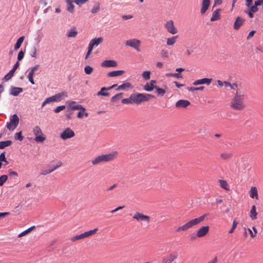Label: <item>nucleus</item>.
I'll use <instances>...</instances> for the list:
<instances>
[{"mask_svg": "<svg viewBox=\"0 0 263 263\" xmlns=\"http://www.w3.org/2000/svg\"><path fill=\"white\" fill-rule=\"evenodd\" d=\"M25 39L24 36H21L16 41V44L14 45V49L15 50H17L18 49H19L23 42Z\"/></svg>", "mask_w": 263, "mask_h": 263, "instance_id": "36", "label": "nucleus"}, {"mask_svg": "<svg viewBox=\"0 0 263 263\" xmlns=\"http://www.w3.org/2000/svg\"><path fill=\"white\" fill-rule=\"evenodd\" d=\"M24 56V51H22V50H21L18 52V55H17V60H18V61L22 60L23 59Z\"/></svg>", "mask_w": 263, "mask_h": 263, "instance_id": "54", "label": "nucleus"}, {"mask_svg": "<svg viewBox=\"0 0 263 263\" xmlns=\"http://www.w3.org/2000/svg\"><path fill=\"white\" fill-rule=\"evenodd\" d=\"M30 55L33 58H36V49L35 47H33L30 51Z\"/></svg>", "mask_w": 263, "mask_h": 263, "instance_id": "53", "label": "nucleus"}, {"mask_svg": "<svg viewBox=\"0 0 263 263\" xmlns=\"http://www.w3.org/2000/svg\"><path fill=\"white\" fill-rule=\"evenodd\" d=\"M92 49H93L92 48H91L89 46H88V51H87L86 54L85 55V59H87L88 58V57H89V55H90V54L91 53Z\"/></svg>", "mask_w": 263, "mask_h": 263, "instance_id": "56", "label": "nucleus"}, {"mask_svg": "<svg viewBox=\"0 0 263 263\" xmlns=\"http://www.w3.org/2000/svg\"><path fill=\"white\" fill-rule=\"evenodd\" d=\"M212 81V79L203 78L194 81L193 84L195 86L201 84H206L207 85H209L211 84Z\"/></svg>", "mask_w": 263, "mask_h": 263, "instance_id": "16", "label": "nucleus"}, {"mask_svg": "<svg viewBox=\"0 0 263 263\" xmlns=\"http://www.w3.org/2000/svg\"><path fill=\"white\" fill-rule=\"evenodd\" d=\"M218 181L219 182L220 186L221 188H222L227 191L229 190L228 183L226 180L220 179V180H219Z\"/></svg>", "mask_w": 263, "mask_h": 263, "instance_id": "39", "label": "nucleus"}, {"mask_svg": "<svg viewBox=\"0 0 263 263\" xmlns=\"http://www.w3.org/2000/svg\"><path fill=\"white\" fill-rule=\"evenodd\" d=\"M154 98V96L148 93H133L128 98L123 99L122 100V103L124 104L133 103L139 104L142 102L148 101L151 99Z\"/></svg>", "mask_w": 263, "mask_h": 263, "instance_id": "2", "label": "nucleus"}, {"mask_svg": "<svg viewBox=\"0 0 263 263\" xmlns=\"http://www.w3.org/2000/svg\"><path fill=\"white\" fill-rule=\"evenodd\" d=\"M8 174L11 176H17L18 175L16 172L13 171L11 170H8Z\"/></svg>", "mask_w": 263, "mask_h": 263, "instance_id": "60", "label": "nucleus"}, {"mask_svg": "<svg viewBox=\"0 0 263 263\" xmlns=\"http://www.w3.org/2000/svg\"><path fill=\"white\" fill-rule=\"evenodd\" d=\"M77 34L78 31L75 28L70 29L67 33V36L68 37H75Z\"/></svg>", "mask_w": 263, "mask_h": 263, "instance_id": "32", "label": "nucleus"}, {"mask_svg": "<svg viewBox=\"0 0 263 263\" xmlns=\"http://www.w3.org/2000/svg\"><path fill=\"white\" fill-rule=\"evenodd\" d=\"M165 76L167 77H175L176 78H182V74L179 73H167L165 74Z\"/></svg>", "mask_w": 263, "mask_h": 263, "instance_id": "44", "label": "nucleus"}, {"mask_svg": "<svg viewBox=\"0 0 263 263\" xmlns=\"http://www.w3.org/2000/svg\"><path fill=\"white\" fill-rule=\"evenodd\" d=\"M8 177L6 175H3L0 177V186H2L7 181Z\"/></svg>", "mask_w": 263, "mask_h": 263, "instance_id": "50", "label": "nucleus"}, {"mask_svg": "<svg viewBox=\"0 0 263 263\" xmlns=\"http://www.w3.org/2000/svg\"><path fill=\"white\" fill-rule=\"evenodd\" d=\"M209 226H202L197 230L196 236L198 238L204 237L209 233Z\"/></svg>", "mask_w": 263, "mask_h": 263, "instance_id": "13", "label": "nucleus"}, {"mask_svg": "<svg viewBox=\"0 0 263 263\" xmlns=\"http://www.w3.org/2000/svg\"><path fill=\"white\" fill-rule=\"evenodd\" d=\"M125 73L124 70H116L108 72L107 76L108 77H116L122 75Z\"/></svg>", "mask_w": 263, "mask_h": 263, "instance_id": "26", "label": "nucleus"}, {"mask_svg": "<svg viewBox=\"0 0 263 263\" xmlns=\"http://www.w3.org/2000/svg\"><path fill=\"white\" fill-rule=\"evenodd\" d=\"M103 41V38L102 37H95L90 41L88 46L93 49L94 47L98 46L99 44L102 43Z\"/></svg>", "mask_w": 263, "mask_h": 263, "instance_id": "14", "label": "nucleus"}, {"mask_svg": "<svg viewBox=\"0 0 263 263\" xmlns=\"http://www.w3.org/2000/svg\"><path fill=\"white\" fill-rule=\"evenodd\" d=\"M211 4L210 0H202L201 3V8L200 9V13L201 14H204L208 9Z\"/></svg>", "mask_w": 263, "mask_h": 263, "instance_id": "18", "label": "nucleus"}, {"mask_svg": "<svg viewBox=\"0 0 263 263\" xmlns=\"http://www.w3.org/2000/svg\"><path fill=\"white\" fill-rule=\"evenodd\" d=\"M208 215L209 214H204L198 217L192 219L188 221L183 225L179 227L176 230V232L186 231L194 226H197L203 222L206 219H207Z\"/></svg>", "mask_w": 263, "mask_h": 263, "instance_id": "3", "label": "nucleus"}, {"mask_svg": "<svg viewBox=\"0 0 263 263\" xmlns=\"http://www.w3.org/2000/svg\"><path fill=\"white\" fill-rule=\"evenodd\" d=\"M67 10L72 13L74 12V6L71 2L68 3Z\"/></svg>", "mask_w": 263, "mask_h": 263, "instance_id": "51", "label": "nucleus"}, {"mask_svg": "<svg viewBox=\"0 0 263 263\" xmlns=\"http://www.w3.org/2000/svg\"><path fill=\"white\" fill-rule=\"evenodd\" d=\"M178 37V35L173 36L166 39V45L168 46L174 45L177 41Z\"/></svg>", "mask_w": 263, "mask_h": 263, "instance_id": "28", "label": "nucleus"}, {"mask_svg": "<svg viewBox=\"0 0 263 263\" xmlns=\"http://www.w3.org/2000/svg\"><path fill=\"white\" fill-rule=\"evenodd\" d=\"M87 0H75L74 3L78 5H81L86 3Z\"/></svg>", "mask_w": 263, "mask_h": 263, "instance_id": "59", "label": "nucleus"}, {"mask_svg": "<svg viewBox=\"0 0 263 263\" xmlns=\"http://www.w3.org/2000/svg\"><path fill=\"white\" fill-rule=\"evenodd\" d=\"M193 50H192V49H187L186 50V51H185L184 52V54L187 57H189L190 56H191V55L192 54V53H193Z\"/></svg>", "mask_w": 263, "mask_h": 263, "instance_id": "58", "label": "nucleus"}, {"mask_svg": "<svg viewBox=\"0 0 263 263\" xmlns=\"http://www.w3.org/2000/svg\"><path fill=\"white\" fill-rule=\"evenodd\" d=\"M45 100L46 101L47 104H49L51 102H54L53 97L52 96L48 98H46Z\"/></svg>", "mask_w": 263, "mask_h": 263, "instance_id": "62", "label": "nucleus"}, {"mask_svg": "<svg viewBox=\"0 0 263 263\" xmlns=\"http://www.w3.org/2000/svg\"><path fill=\"white\" fill-rule=\"evenodd\" d=\"M232 157V155L229 153H223L220 155V158L223 160H228Z\"/></svg>", "mask_w": 263, "mask_h": 263, "instance_id": "42", "label": "nucleus"}, {"mask_svg": "<svg viewBox=\"0 0 263 263\" xmlns=\"http://www.w3.org/2000/svg\"><path fill=\"white\" fill-rule=\"evenodd\" d=\"M250 196L252 198H258V193L256 187H251V190L250 191Z\"/></svg>", "mask_w": 263, "mask_h": 263, "instance_id": "33", "label": "nucleus"}, {"mask_svg": "<svg viewBox=\"0 0 263 263\" xmlns=\"http://www.w3.org/2000/svg\"><path fill=\"white\" fill-rule=\"evenodd\" d=\"M117 86V84H114L111 86H110L109 87H108V88H106V87H102V88H101V90L99 91L97 93V95L98 96H108L109 95V93L108 92H104V91L106 90L111 89Z\"/></svg>", "mask_w": 263, "mask_h": 263, "instance_id": "23", "label": "nucleus"}, {"mask_svg": "<svg viewBox=\"0 0 263 263\" xmlns=\"http://www.w3.org/2000/svg\"><path fill=\"white\" fill-rule=\"evenodd\" d=\"M250 10L253 12H256L258 11L257 7L254 4V5H251L250 7H249Z\"/></svg>", "mask_w": 263, "mask_h": 263, "instance_id": "57", "label": "nucleus"}, {"mask_svg": "<svg viewBox=\"0 0 263 263\" xmlns=\"http://www.w3.org/2000/svg\"><path fill=\"white\" fill-rule=\"evenodd\" d=\"M151 72L149 71H144L142 73V77L145 80L150 79Z\"/></svg>", "mask_w": 263, "mask_h": 263, "instance_id": "47", "label": "nucleus"}, {"mask_svg": "<svg viewBox=\"0 0 263 263\" xmlns=\"http://www.w3.org/2000/svg\"><path fill=\"white\" fill-rule=\"evenodd\" d=\"M15 71L12 69L5 76V81H8L13 76Z\"/></svg>", "mask_w": 263, "mask_h": 263, "instance_id": "43", "label": "nucleus"}, {"mask_svg": "<svg viewBox=\"0 0 263 263\" xmlns=\"http://www.w3.org/2000/svg\"><path fill=\"white\" fill-rule=\"evenodd\" d=\"M254 4L257 7L263 4V0H258L255 1Z\"/></svg>", "mask_w": 263, "mask_h": 263, "instance_id": "64", "label": "nucleus"}, {"mask_svg": "<svg viewBox=\"0 0 263 263\" xmlns=\"http://www.w3.org/2000/svg\"><path fill=\"white\" fill-rule=\"evenodd\" d=\"M34 228H35V226H32V227H31L29 228L27 230H26L24 231L23 232H21V233H20L18 235V237H23L24 236H25V235H27L30 232H31V231L32 230H33Z\"/></svg>", "mask_w": 263, "mask_h": 263, "instance_id": "37", "label": "nucleus"}, {"mask_svg": "<svg viewBox=\"0 0 263 263\" xmlns=\"http://www.w3.org/2000/svg\"><path fill=\"white\" fill-rule=\"evenodd\" d=\"M221 11L220 9H217L213 12L212 16L210 18V21L214 22L220 19V12Z\"/></svg>", "mask_w": 263, "mask_h": 263, "instance_id": "24", "label": "nucleus"}, {"mask_svg": "<svg viewBox=\"0 0 263 263\" xmlns=\"http://www.w3.org/2000/svg\"><path fill=\"white\" fill-rule=\"evenodd\" d=\"M0 162H5L7 163V161L5 157V153L4 152L2 153L0 155Z\"/></svg>", "mask_w": 263, "mask_h": 263, "instance_id": "55", "label": "nucleus"}, {"mask_svg": "<svg viewBox=\"0 0 263 263\" xmlns=\"http://www.w3.org/2000/svg\"><path fill=\"white\" fill-rule=\"evenodd\" d=\"M141 41L136 39L128 40L125 42L126 46L134 48L138 51H140L139 47Z\"/></svg>", "mask_w": 263, "mask_h": 263, "instance_id": "11", "label": "nucleus"}, {"mask_svg": "<svg viewBox=\"0 0 263 263\" xmlns=\"http://www.w3.org/2000/svg\"><path fill=\"white\" fill-rule=\"evenodd\" d=\"M238 224V222L236 220H234L233 221L232 227L229 231V233L230 234L233 233Z\"/></svg>", "mask_w": 263, "mask_h": 263, "instance_id": "49", "label": "nucleus"}, {"mask_svg": "<svg viewBox=\"0 0 263 263\" xmlns=\"http://www.w3.org/2000/svg\"><path fill=\"white\" fill-rule=\"evenodd\" d=\"M33 133L35 136V141L36 142H43L45 140L46 138L43 136V132L39 126H36L33 128Z\"/></svg>", "mask_w": 263, "mask_h": 263, "instance_id": "9", "label": "nucleus"}, {"mask_svg": "<svg viewBox=\"0 0 263 263\" xmlns=\"http://www.w3.org/2000/svg\"><path fill=\"white\" fill-rule=\"evenodd\" d=\"M178 253L176 251H172L168 255L163 256L161 259L162 263H172L178 257Z\"/></svg>", "mask_w": 263, "mask_h": 263, "instance_id": "8", "label": "nucleus"}, {"mask_svg": "<svg viewBox=\"0 0 263 263\" xmlns=\"http://www.w3.org/2000/svg\"><path fill=\"white\" fill-rule=\"evenodd\" d=\"M100 10V5L99 3L96 4L91 9V12L95 14L98 13Z\"/></svg>", "mask_w": 263, "mask_h": 263, "instance_id": "41", "label": "nucleus"}, {"mask_svg": "<svg viewBox=\"0 0 263 263\" xmlns=\"http://www.w3.org/2000/svg\"><path fill=\"white\" fill-rule=\"evenodd\" d=\"M23 91V89L21 87H12L10 94L14 96H17Z\"/></svg>", "mask_w": 263, "mask_h": 263, "instance_id": "30", "label": "nucleus"}, {"mask_svg": "<svg viewBox=\"0 0 263 263\" xmlns=\"http://www.w3.org/2000/svg\"><path fill=\"white\" fill-rule=\"evenodd\" d=\"M62 164V162L59 161L55 166L53 167V169L43 168L41 170V175H46L47 174H49L50 173L52 172L55 170H56L57 168H58V167H59L60 166H61Z\"/></svg>", "mask_w": 263, "mask_h": 263, "instance_id": "19", "label": "nucleus"}, {"mask_svg": "<svg viewBox=\"0 0 263 263\" xmlns=\"http://www.w3.org/2000/svg\"><path fill=\"white\" fill-rule=\"evenodd\" d=\"M165 29L172 35L176 34L178 33V29L176 27L174 22L173 20H168L166 21L164 24Z\"/></svg>", "mask_w": 263, "mask_h": 263, "instance_id": "6", "label": "nucleus"}, {"mask_svg": "<svg viewBox=\"0 0 263 263\" xmlns=\"http://www.w3.org/2000/svg\"><path fill=\"white\" fill-rule=\"evenodd\" d=\"M117 152H112L110 153L99 155L91 160L93 165H97L101 163L106 162L114 160L117 156Z\"/></svg>", "mask_w": 263, "mask_h": 263, "instance_id": "4", "label": "nucleus"}, {"mask_svg": "<svg viewBox=\"0 0 263 263\" xmlns=\"http://www.w3.org/2000/svg\"><path fill=\"white\" fill-rule=\"evenodd\" d=\"M74 132L70 128H66L61 134L60 137L63 140H66L74 137Z\"/></svg>", "mask_w": 263, "mask_h": 263, "instance_id": "12", "label": "nucleus"}, {"mask_svg": "<svg viewBox=\"0 0 263 263\" xmlns=\"http://www.w3.org/2000/svg\"><path fill=\"white\" fill-rule=\"evenodd\" d=\"M161 54L162 57H168V52L165 50H162L161 52Z\"/></svg>", "mask_w": 263, "mask_h": 263, "instance_id": "61", "label": "nucleus"}, {"mask_svg": "<svg viewBox=\"0 0 263 263\" xmlns=\"http://www.w3.org/2000/svg\"><path fill=\"white\" fill-rule=\"evenodd\" d=\"M80 111L79 112L77 117L80 119L83 118L84 116L87 117L88 116V114L85 111V108L82 106V108L79 109Z\"/></svg>", "mask_w": 263, "mask_h": 263, "instance_id": "34", "label": "nucleus"}, {"mask_svg": "<svg viewBox=\"0 0 263 263\" xmlns=\"http://www.w3.org/2000/svg\"><path fill=\"white\" fill-rule=\"evenodd\" d=\"M155 89H156V90L157 91V92L158 95H160V96H162L165 93V91L164 89H163L162 88H159L157 86H156V88H155Z\"/></svg>", "mask_w": 263, "mask_h": 263, "instance_id": "48", "label": "nucleus"}, {"mask_svg": "<svg viewBox=\"0 0 263 263\" xmlns=\"http://www.w3.org/2000/svg\"><path fill=\"white\" fill-rule=\"evenodd\" d=\"M123 97V93H119L118 94H116L114 96H113L111 99L110 102L112 103H116L118 100L122 98Z\"/></svg>", "mask_w": 263, "mask_h": 263, "instance_id": "38", "label": "nucleus"}, {"mask_svg": "<svg viewBox=\"0 0 263 263\" xmlns=\"http://www.w3.org/2000/svg\"><path fill=\"white\" fill-rule=\"evenodd\" d=\"M54 102H60L61 100L67 97V93L65 91L55 94L52 96Z\"/></svg>", "mask_w": 263, "mask_h": 263, "instance_id": "17", "label": "nucleus"}, {"mask_svg": "<svg viewBox=\"0 0 263 263\" xmlns=\"http://www.w3.org/2000/svg\"><path fill=\"white\" fill-rule=\"evenodd\" d=\"M9 214H10L9 212L0 213V219L4 218L5 217L9 215Z\"/></svg>", "mask_w": 263, "mask_h": 263, "instance_id": "63", "label": "nucleus"}, {"mask_svg": "<svg viewBox=\"0 0 263 263\" xmlns=\"http://www.w3.org/2000/svg\"><path fill=\"white\" fill-rule=\"evenodd\" d=\"M133 218L138 222L143 221L147 223L150 222L151 218L149 216L144 215L140 212H136L133 216Z\"/></svg>", "mask_w": 263, "mask_h": 263, "instance_id": "10", "label": "nucleus"}, {"mask_svg": "<svg viewBox=\"0 0 263 263\" xmlns=\"http://www.w3.org/2000/svg\"><path fill=\"white\" fill-rule=\"evenodd\" d=\"M65 108V105L59 106H58L57 108H55L54 109V112L55 113H58V112H60L61 111L64 110Z\"/></svg>", "mask_w": 263, "mask_h": 263, "instance_id": "52", "label": "nucleus"}, {"mask_svg": "<svg viewBox=\"0 0 263 263\" xmlns=\"http://www.w3.org/2000/svg\"><path fill=\"white\" fill-rule=\"evenodd\" d=\"M66 103L68 104L69 106L72 110H78L82 108L81 105H76V102L73 101H67Z\"/></svg>", "mask_w": 263, "mask_h": 263, "instance_id": "27", "label": "nucleus"}, {"mask_svg": "<svg viewBox=\"0 0 263 263\" xmlns=\"http://www.w3.org/2000/svg\"><path fill=\"white\" fill-rule=\"evenodd\" d=\"M245 20L238 16L236 18L234 24V28L235 30H238L240 27L243 25Z\"/></svg>", "mask_w": 263, "mask_h": 263, "instance_id": "21", "label": "nucleus"}, {"mask_svg": "<svg viewBox=\"0 0 263 263\" xmlns=\"http://www.w3.org/2000/svg\"><path fill=\"white\" fill-rule=\"evenodd\" d=\"M93 68L90 66H86L84 68V71L87 74H90L93 71Z\"/></svg>", "mask_w": 263, "mask_h": 263, "instance_id": "45", "label": "nucleus"}, {"mask_svg": "<svg viewBox=\"0 0 263 263\" xmlns=\"http://www.w3.org/2000/svg\"><path fill=\"white\" fill-rule=\"evenodd\" d=\"M19 123V118L16 114H14L10 119V122L7 123L6 127L10 131H13Z\"/></svg>", "mask_w": 263, "mask_h": 263, "instance_id": "7", "label": "nucleus"}, {"mask_svg": "<svg viewBox=\"0 0 263 263\" xmlns=\"http://www.w3.org/2000/svg\"><path fill=\"white\" fill-rule=\"evenodd\" d=\"M190 105V102L186 100H179L176 104L175 106L177 108H186Z\"/></svg>", "mask_w": 263, "mask_h": 263, "instance_id": "20", "label": "nucleus"}, {"mask_svg": "<svg viewBox=\"0 0 263 263\" xmlns=\"http://www.w3.org/2000/svg\"><path fill=\"white\" fill-rule=\"evenodd\" d=\"M12 144V141L10 140L1 141L0 149H3L7 146H9Z\"/></svg>", "mask_w": 263, "mask_h": 263, "instance_id": "40", "label": "nucleus"}, {"mask_svg": "<svg viewBox=\"0 0 263 263\" xmlns=\"http://www.w3.org/2000/svg\"><path fill=\"white\" fill-rule=\"evenodd\" d=\"M246 97V90H237V91H236L231 101L230 107L236 111L243 110L246 107V104L244 102Z\"/></svg>", "mask_w": 263, "mask_h": 263, "instance_id": "1", "label": "nucleus"}, {"mask_svg": "<svg viewBox=\"0 0 263 263\" xmlns=\"http://www.w3.org/2000/svg\"><path fill=\"white\" fill-rule=\"evenodd\" d=\"M101 66L103 67H115L117 66V63L115 60H105L101 63Z\"/></svg>", "mask_w": 263, "mask_h": 263, "instance_id": "15", "label": "nucleus"}, {"mask_svg": "<svg viewBox=\"0 0 263 263\" xmlns=\"http://www.w3.org/2000/svg\"><path fill=\"white\" fill-rule=\"evenodd\" d=\"M133 86L132 84L129 82H126L125 83H123L119 86H118L116 90L117 91L120 90H127L128 88H133Z\"/></svg>", "mask_w": 263, "mask_h": 263, "instance_id": "25", "label": "nucleus"}, {"mask_svg": "<svg viewBox=\"0 0 263 263\" xmlns=\"http://www.w3.org/2000/svg\"><path fill=\"white\" fill-rule=\"evenodd\" d=\"M247 231L249 232L252 239H254L256 237L258 232L255 227H252L251 229L248 228Z\"/></svg>", "mask_w": 263, "mask_h": 263, "instance_id": "29", "label": "nucleus"}, {"mask_svg": "<svg viewBox=\"0 0 263 263\" xmlns=\"http://www.w3.org/2000/svg\"><path fill=\"white\" fill-rule=\"evenodd\" d=\"M224 85L226 87H230L231 89L236 90V91H237V90H245L244 89L239 88L238 87V85L237 83H233L231 84L229 82L224 81Z\"/></svg>", "mask_w": 263, "mask_h": 263, "instance_id": "22", "label": "nucleus"}, {"mask_svg": "<svg viewBox=\"0 0 263 263\" xmlns=\"http://www.w3.org/2000/svg\"><path fill=\"white\" fill-rule=\"evenodd\" d=\"M98 231V228H95L93 230H90L88 231L85 232L83 233L76 235L71 238L70 240L71 241L74 242L78 240L83 239L87 237H89L92 235L96 234Z\"/></svg>", "mask_w": 263, "mask_h": 263, "instance_id": "5", "label": "nucleus"}, {"mask_svg": "<svg viewBox=\"0 0 263 263\" xmlns=\"http://www.w3.org/2000/svg\"><path fill=\"white\" fill-rule=\"evenodd\" d=\"M15 139L22 141L24 139V137L22 136V132H20L15 134Z\"/></svg>", "mask_w": 263, "mask_h": 263, "instance_id": "46", "label": "nucleus"}, {"mask_svg": "<svg viewBox=\"0 0 263 263\" xmlns=\"http://www.w3.org/2000/svg\"><path fill=\"white\" fill-rule=\"evenodd\" d=\"M156 88V85H152L149 83H146V84L144 86V89L148 92H151Z\"/></svg>", "mask_w": 263, "mask_h": 263, "instance_id": "35", "label": "nucleus"}, {"mask_svg": "<svg viewBox=\"0 0 263 263\" xmlns=\"http://www.w3.org/2000/svg\"><path fill=\"white\" fill-rule=\"evenodd\" d=\"M257 213L256 211V207L255 205H253L250 212V217L252 220L256 219L257 218Z\"/></svg>", "mask_w": 263, "mask_h": 263, "instance_id": "31", "label": "nucleus"}]
</instances>
